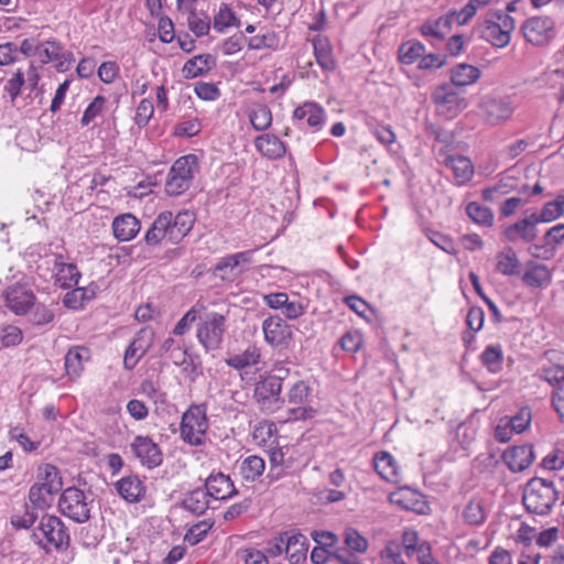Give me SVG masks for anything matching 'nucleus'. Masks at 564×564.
Listing matches in <instances>:
<instances>
[{
  "label": "nucleus",
  "mask_w": 564,
  "mask_h": 564,
  "mask_svg": "<svg viewBox=\"0 0 564 564\" xmlns=\"http://www.w3.org/2000/svg\"><path fill=\"white\" fill-rule=\"evenodd\" d=\"M425 46L419 41H408L400 45L398 50L399 61L404 65H411L419 62L425 54Z\"/></svg>",
  "instance_id": "de8ad7c7"
},
{
  "label": "nucleus",
  "mask_w": 564,
  "mask_h": 564,
  "mask_svg": "<svg viewBox=\"0 0 564 564\" xmlns=\"http://www.w3.org/2000/svg\"><path fill=\"white\" fill-rule=\"evenodd\" d=\"M507 421L510 423L511 426H513V430H516V433H522L525 431L532 421V412L529 406H522L517 414L506 417Z\"/></svg>",
  "instance_id": "052dcab7"
},
{
  "label": "nucleus",
  "mask_w": 564,
  "mask_h": 564,
  "mask_svg": "<svg viewBox=\"0 0 564 564\" xmlns=\"http://www.w3.org/2000/svg\"><path fill=\"white\" fill-rule=\"evenodd\" d=\"M217 59L209 53L198 54L189 58L182 68V74L185 79H193L209 73L216 67Z\"/></svg>",
  "instance_id": "393cba45"
},
{
  "label": "nucleus",
  "mask_w": 564,
  "mask_h": 564,
  "mask_svg": "<svg viewBox=\"0 0 564 564\" xmlns=\"http://www.w3.org/2000/svg\"><path fill=\"white\" fill-rule=\"evenodd\" d=\"M502 458L511 471L520 473L527 469L533 463L535 455L533 446L530 444H524L520 446H513L505 451Z\"/></svg>",
  "instance_id": "412c9836"
},
{
  "label": "nucleus",
  "mask_w": 564,
  "mask_h": 564,
  "mask_svg": "<svg viewBox=\"0 0 564 564\" xmlns=\"http://www.w3.org/2000/svg\"><path fill=\"white\" fill-rule=\"evenodd\" d=\"M249 120L254 130H267L272 123V113L270 108L265 105H257L251 109Z\"/></svg>",
  "instance_id": "603ef678"
},
{
  "label": "nucleus",
  "mask_w": 564,
  "mask_h": 564,
  "mask_svg": "<svg viewBox=\"0 0 564 564\" xmlns=\"http://www.w3.org/2000/svg\"><path fill=\"white\" fill-rule=\"evenodd\" d=\"M516 182L512 177H502L494 186L486 187L481 191V197L486 202H496L502 196L516 191Z\"/></svg>",
  "instance_id": "49530a36"
},
{
  "label": "nucleus",
  "mask_w": 564,
  "mask_h": 564,
  "mask_svg": "<svg viewBox=\"0 0 564 564\" xmlns=\"http://www.w3.org/2000/svg\"><path fill=\"white\" fill-rule=\"evenodd\" d=\"M496 270L505 276H513L520 273L521 262L511 247L496 254Z\"/></svg>",
  "instance_id": "c9c22d12"
},
{
  "label": "nucleus",
  "mask_w": 564,
  "mask_h": 564,
  "mask_svg": "<svg viewBox=\"0 0 564 564\" xmlns=\"http://www.w3.org/2000/svg\"><path fill=\"white\" fill-rule=\"evenodd\" d=\"M154 113V106L151 99L144 98L137 107L134 122L138 127H145Z\"/></svg>",
  "instance_id": "e2e57ef3"
},
{
  "label": "nucleus",
  "mask_w": 564,
  "mask_h": 564,
  "mask_svg": "<svg viewBox=\"0 0 564 564\" xmlns=\"http://www.w3.org/2000/svg\"><path fill=\"white\" fill-rule=\"evenodd\" d=\"M539 376L551 384L560 383L564 380V367L560 365L543 366L539 369Z\"/></svg>",
  "instance_id": "774afa93"
},
{
  "label": "nucleus",
  "mask_w": 564,
  "mask_h": 564,
  "mask_svg": "<svg viewBox=\"0 0 564 564\" xmlns=\"http://www.w3.org/2000/svg\"><path fill=\"white\" fill-rule=\"evenodd\" d=\"M204 489L215 500H227L238 495L231 478L221 471L212 473L205 479Z\"/></svg>",
  "instance_id": "aec40b11"
},
{
  "label": "nucleus",
  "mask_w": 564,
  "mask_h": 564,
  "mask_svg": "<svg viewBox=\"0 0 564 564\" xmlns=\"http://www.w3.org/2000/svg\"><path fill=\"white\" fill-rule=\"evenodd\" d=\"M364 121L370 133L383 145H391L395 142V133L388 124H381L376 118L364 115Z\"/></svg>",
  "instance_id": "ea45409f"
},
{
  "label": "nucleus",
  "mask_w": 564,
  "mask_h": 564,
  "mask_svg": "<svg viewBox=\"0 0 564 564\" xmlns=\"http://www.w3.org/2000/svg\"><path fill=\"white\" fill-rule=\"evenodd\" d=\"M516 28L514 19L500 9L489 10L485 20L478 25L479 36L492 46L506 47Z\"/></svg>",
  "instance_id": "7ed1b4c3"
},
{
  "label": "nucleus",
  "mask_w": 564,
  "mask_h": 564,
  "mask_svg": "<svg viewBox=\"0 0 564 564\" xmlns=\"http://www.w3.org/2000/svg\"><path fill=\"white\" fill-rule=\"evenodd\" d=\"M212 527L213 522L208 523L207 521H202L197 524H194L185 534L184 540L191 545H196L206 538Z\"/></svg>",
  "instance_id": "69168bd1"
},
{
  "label": "nucleus",
  "mask_w": 564,
  "mask_h": 564,
  "mask_svg": "<svg viewBox=\"0 0 564 564\" xmlns=\"http://www.w3.org/2000/svg\"><path fill=\"white\" fill-rule=\"evenodd\" d=\"M208 427L206 403L192 404L182 415L181 438L191 446H202L206 443Z\"/></svg>",
  "instance_id": "39448f33"
},
{
  "label": "nucleus",
  "mask_w": 564,
  "mask_h": 564,
  "mask_svg": "<svg viewBox=\"0 0 564 564\" xmlns=\"http://www.w3.org/2000/svg\"><path fill=\"white\" fill-rule=\"evenodd\" d=\"M314 56L317 64L326 72L335 68V61L329 40L324 35H316L312 40Z\"/></svg>",
  "instance_id": "f704fd0d"
},
{
  "label": "nucleus",
  "mask_w": 564,
  "mask_h": 564,
  "mask_svg": "<svg viewBox=\"0 0 564 564\" xmlns=\"http://www.w3.org/2000/svg\"><path fill=\"white\" fill-rule=\"evenodd\" d=\"M33 311L30 313L29 322L37 327L52 324L55 319L54 310L43 303H35Z\"/></svg>",
  "instance_id": "5fc2aeb1"
},
{
  "label": "nucleus",
  "mask_w": 564,
  "mask_h": 564,
  "mask_svg": "<svg viewBox=\"0 0 564 564\" xmlns=\"http://www.w3.org/2000/svg\"><path fill=\"white\" fill-rule=\"evenodd\" d=\"M227 330V316L218 312H209L202 317L197 325L196 337L206 352L223 347Z\"/></svg>",
  "instance_id": "0eeeda50"
},
{
  "label": "nucleus",
  "mask_w": 564,
  "mask_h": 564,
  "mask_svg": "<svg viewBox=\"0 0 564 564\" xmlns=\"http://www.w3.org/2000/svg\"><path fill=\"white\" fill-rule=\"evenodd\" d=\"M564 214V195L560 194L552 202H547L542 207L540 214L536 213V223H551Z\"/></svg>",
  "instance_id": "8fccbe9b"
},
{
  "label": "nucleus",
  "mask_w": 564,
  "mask_h": 564,
  "mask_svg": "<svg viewBox=\"0 0 564 564\" xmlns=\"http://www.w3.org/2000/svg\"><path fill=\"white\" fill-rule=\"evenodd\" d=\"M118 495L129 503L140 502L145 496V485L137 475L122 477L115 482Z\"/></svg>",
  "instance_id": "4be33fe9"
},
{
  "label": "nucleus",
  "mask_w": 564,
  "mask_h": 564,
  "mask_svg": "<svg viewBox=\"0 0 564 564\" xmlns=\"http://www.w3.org/2000/svg\"><path fill=\"white\" fill-rule=\"evenodd\" d=\"M312 390L305 381L295 382L288 392V421L312 419L316 411L310 405Z\"/></svg>",
  "instance_id": "1a4fd4ad"
},
{
  "label": "nucleus",
  "mask_w": 564,
  "mask_h": 564,
  "mask_svg": "<svg viewBox=\"0 0 564 564\" xmlns=\"http://www.w3.org/2000/svg\"><path fill=\"white\" fill-rule=\"evenodd\" d=\"M452 29V18L442 15L434 21H426L421 25V34L432 39V44L442 41Z\"/></svg>",
  "instance_id": "e433bc0d"
},
{
  "label": "nucleus",
  "mask_w": 564,
  "mask_h": 564,
  "mask_svg": "<svg viewBox=\"0 0 564 564\" xmlns=\"http://www.w3.org/2000/svg\"><path fill=\"white\" fill-rule=\"evenodd\" d=\"M466 215L473 223L482 227H491L495 221L494 212L478 202H470L467 204Z\"/></svg>",
  "instance_id": "79ce46f5"
},
{
  "label": "nucleus",
  "mask_w": 564,
  "mask_h": 564,
  "mask_svg": "<svg viewBox=\"0 0 564 564\" xmlns=\"http://www.w3.org/2000/svg\"><path fill=\"white\" fill-rule=\"evenodd\" d=\"M155 333L149 327H142L134 336L124 351L123 365L128 370H132L139 360L148 352L153 345Z\"/></svg>",
  "instance_id": "dca6fc26"
},
{
  "label": "nucleus",
  "mask_w": 564,
  "mask_h": 564,
  "mask_svg": "<svg viewBox=\"0 0 564 564\" xmlns=\"http://www.w3.org/2000/svg\"><path fill=\"white\" fill-rule=\"evenodd\" d=\"M93 500L88 501L87 496L83 490L77 487H68L63 490L59 500L58 509L67 518L77 523H85L90 519V505Z\"/></svg>",
  "instance_id": "6e6552de"
},
{
  "label": "nucleus",
  "mask_w": 564,
  "mask_h": 564,
  "mask_svg": "<svg viewBox=\"0 0 564 564\" xmlns=\"http://www.w3.org/2000/svg\"><path fill=\"white\" fill-rule=\"evenodd\" d=\"M52 263L56 282L59 283L61 288L69 289L78 284L80 272L76 264L65 263L62 254H52Z\"/></svg>",
  "instance_id": "5701e85b"
},
{
  "label": "nucleus",
  "mask_w": 564,
  "mask_h": 564,
  "mask_svg": "<svg viewBox=\"0 0 564 564\" xmlns=\"http://www.w3.org/2000/svg\"><path fill=\"white\" fill-rule=\"evenodd\" d=\"M552 275L544 263L529 262L528 268L522 275V282L532 289H540L551 283Z\"/></svg>",
  "instance_id": "c756f323"
},
{
  "label": "nucleus",
  "mask_w": 564,
  "mask_h": 564,
  "mask_svg": "<svg viewBox=\"0 0 564 564\" xmlns=\"http://www.w3.org/2000/svg\"><path fill=\"white\" fill-rule=\"evenodd\" d=\"M198 171V158L187 154L178 158L171 166L166 181L165 192L169 196H180L192 185L195 173Z\"/></svg>",
  "instance_id": "423d86ee"
},
{
  "label": "nucleus",
  "mask_w": 564,
  "mask_h": 564,
  "mask_svg": "<svg viewBox=\"0 0 564 564\" xmlns=\"http://www.w3.org/2000/svg\"><path fill=\"white\" fill-rule=\"evenodd\" d=\"M55 495L52 490L35 482L29 490L30 507H34L36 511H44L51 507L52 496Z\"/></svg>",
  "instance_id": "c03bdc74"
},
{
  "label": "nucleus",
  "mask_w": 564,
  "mask_h": 564,
  "mask_svg": "<svg viewBox=\"0 0 564 564\" xmlns=\"http://www.w3.org/2000/svg\"><path fill=\"white\" fill-rule=\"evenodd\" d=\"M106 101V97L101 95L96 96L93 99V101L86 107L80 119V124L83 127H87L93 120L100 116L105 109Z\"/></svg>",
  "instance_id": "13d9d810"
},
{
  "label": "nucleus",
  "mask_w": 564,
  "mask_h": 564,
  "mask_svg": "<svg viewBox=\"0 0 564 564\" xmlns=\"http://www.w3.org/2000/svg\"><path fill=\"white\" fill-rule=\"evenodd\" d=\"M355 314L364 318L372 327H376L379 323L377 311L357 295H355Z\"/></svg>",
  "instance_id": "bf43d9fd"
},
{
  "label": "nucleus",
  "mask_w": 564,
  "mask_h": 564,
  "mask_svg": "<svg viewBox=\"0 0 564 564\" xmlns=\"http://www.w3.org/2000/svg\"><path fill=\"white\" fill-rule=\"evenodd\" d=\"M209 498L204 487H197L185 495L181 507L195 516H202L209 508Z\"/></svg>",
  "instance_id": "473e14b6"
},
{
  "label": "nucleus",
  "mask_w": 564,
  "mask_h": 564,
  "mask_svg": "<svg viewBox=\"0 0 564 564\" xmlns=\"http://www.w3.org/2000/svg\"><path fill=\"white\" fill-rule=\"evenodd\" d=\"M256 149L269 160H279L284 156L286 145L276 135L264 133L254 140Z\"/></svg>",
  "instance_id": "cd10ccee"
},
{
  "label": "nucleus",
  "mask_w": 564,
  "mask_h": 564,
  "mask_svg": "<svg viewBox=\"0 0 564 564\" xmlns=\"http://www.w3.org/2000/svg\"><path fill=\"white\" fill-rule=\"evenodd\" d=\"M293 120L300 129L311 128L312 131H319L325 122L324 109L315 102H305L293 111Z\"/></svg>",
  "instance_id": "a211bd4d"
},
{
  "label": "nucleus",
  "mask_w": 564,
  "mask_h": 564,
  "mask_svg": "<svg viewBox=\"0 0 564 564\" xmlns=\"http://www.w3.org/2000/svg\"><path fill=\"white\" fill-rule=\"evenodd\" d=\"M39 519V513L34 507L24 503L22 512H14L10 518V523L15 530H29Z\"/></svg>",
  "instance_id": "3c124183"
},
{
  "label": "nucleus",
  "mask_w": 564,
  "mask_h": 564,
  "mask_svg": "<svg viewBox=\"0 0 564 564\" xmlns=\"http://www.w3.org/2000/svg\"><path fill=\"white\" fill-rule=\"evenodd\" d=\"M432 99L437 115L447 120L457 117L466 107L465 98L449 84L438 86L434 90Z\"/></svg>",
  "instance_id": "9d476101"
},
{
  "label": "nucleus",
  "mask_w": 564,
  "mask_h": 564,
  "mask_svg": "<svg viewBox=\"0 0 564 564\" xmlns=\"http://www.w3.org/2000/svg\"><path fill=\"white\" fill-rule=\"evenodd\" d=\"M40 476L43 482L39 484L52 490L53 492L58 494L63 488V480L59 469L52 464H45L42 468H40Z\"/></svg>",
  "instance_id": "09e8293b"
},
{
  "label": "nucleus",
  "mask_w": 564,
  "mask_h": 564,
  "mask_svg": "<svg viewBox=\"0 0 564 564\" xmlns=\"http://www.w3.org/2000/svg\"><path fill=\"white\" fill-rule=\"evenodd\" d=\"M31 540L46 552V544L53 545L57 551H64L70 544V535L64 522L58 517L47 513L40 518L37 529L32 531Z\"/></svg>",
  "instance_id": "20e7f679"
},
{
  "label": "nucleus",
  "mask_w": 564,
  "mask_h": 564,
  "mask_svg": "<svg viewBox=\"0 0 564 564\" xmlns=\"http://www.w3.org/2000/svg\"><path fill=\"white\" fill-rule=\"evenodd\" d=\"M283 378L269 375L256 383L254 399L261 409L273 411L279 409L284 400L281 398Z\"/></svg>",
  "instance_id": "9b49d317"
},
{
  "label": "nucleus",
  "mask_w": 564,
  "mask_h": 564,
  "mask_svg": "<svg viewBox=\"0 0 564 564\" xmlns=\"http://www.w3.org/2000/svg\"><path fill=\"white\" fill-rule=\"evenodd\" d=\"M381 556L384 564H406L402 558V545L395 541L386 544Z\"/></svg>",
  "instance_id": "680f3d73"
},
{
  "label": "nucleus",
  "mask_w": 564,
  "mask_h": 564,
  "mask_svg": "<svg viewBox=\"0 0 564 564\" xmlns=\"http://www.w3.org/2000/svg\"><path fill=\"white\" fill-rule=\"evenodd\" d=\"M182 360H177L174 357V351L169 356L173 360L174 365L182 367V373L192 383L203 375V364L200 356L195 352H189L188 349H184L182 354Z\"/></svg>",
  "instance_id": "bb28decb"
},
{
  "label": "nucleus",
  "mask_w": 564,
  "mask_h": 564,
  "mask_svg": "<svg viewBox=\"0 0 564 564\" xmlns=\"http://www.w3.org/2000/svg\"><path fill=\"white\" fill-rule=\"evenodd\" d=\"M141 229L139 219L132 214L117 216L112 221L113 236L120 241H130Z\"/></svg>",
  "instance_id": "c85d7f7f"
},
{
  "label": "nucleus",
  "mask_w": 564,
  "mask_h": 564,
  "mask_svg": "<svg viewBox=\"0 0 564 564\" xmlns=\"http://www.w3.org/2000/svg\"><path fill=\"white\" fill-rule=\"evenodd\" d=\"M240 21L235 12L226 3H221L219 11L214 17V29L223 33L229 26H239Z\"/></svg>",
  "instance_id": "864d4df0"
},
{
  "label": "nucleus",
  "mask_w": 564,
  "mask_h": 564,
  "mask_svg": "<svg viewBox=\"0 0 564 564\" xmlns=\"http://www.w3.org/2000/svg\"><path fill=\"white\" fill-rule=\"evenodd\" d=\"M260 357V349L257 346H249L241 354L227 358L225 362L236 370H242L245 368L258 365Z\"/></svg>",
  "instance_id": "58836bf2"
},
{
  "label": "nucleus",
  "mask_w": 564,
  "mask_h": 564,
  "mask_svg": "<svg viewBox=\"0 0 564 564\" xmlns=\"http://www.w3.org/2000/svg\"><path fill=\"white\" fill-rule=\"evenodd\" d=\"M521 31L529 43L543 46L555 36V23L550 17H531L522 24Z\"/></svg>",
  "instance_id": "f8f14e48"
},
{
  "label": "nucleus",
  "mask_w": 564,
  "mask_h": 564,
  "mask_svg": "<svg viewBox=\"0 0 564 564\" xmlns=\"http://www.w3.org/2000/svg\"><path fill=\"white\" fill-rule=\"evenodd\" d=\"M480 70L469 64H459L452 69V86H468L478 80Z\"/></svg>",
  "instance_id": "a19ab883"
},
{
  "label": "nucleus",
  "mask_w": 564,
  "mask_h": 564,
  "mask_svg": "<svg viewBox=\"0 0 564 564\" xmlns=\"http://www.w3.org/2000/svg\"><path fill=\"white\" fill-rule=\"evenodd\" d=\"M538 225L536 213H531L516 223L506 226L502 230V236L506 241L511 243L518 241L531 243L538 238Z\"/></svg>",
  "instance_id": "2eb2a0df"
},
{
  "label": "nucleus",
  "mask_w": 564,
  "mask_h": 564,
  "mask_svg": "<svg viewBox=\"0 0 564 564\" xmlns=\"http://www.w3.org/2000/svg\"><path fill=\"white\" fill-rule=\"evenodd\" d=\"M444 164L453 171L457 185H464L469 182L474 175V165L471 161L463 155H448Z\"/></svg>",
  "instance_id": "7c9ffc66"
},
{
  "label": "nucleus",
  "mask_w": 564,
  "mask_h": 564,
  "mask_svg": "<svg viewBox=\"0 0 564 564\" xmlns=\"http://www.w3.org/2000/svg\"><path fill=\"white\" fill-rule=\"evenodd\" d=\"M94 297V291L89 292L85 288H76L64 295L63 304L70 310L83 308L84 303Z\"/></svg>",
  "instance_id": "6e6d98bb"
},
{
  "label": "nucleus",
  "mask_w": 564,
  "mask_h": 564,
  "mask_svg": "<svg viewBox=\"0 0 564 564\" xmlns=\"http://www.w3.org/2000/svg\"><path fill=\"white\" fill-rule=\"evenodd\" d=\"M373 467L382 479L393 484L399 481V467L393 456L388 452H380L373 457Z\"/></svg>",
  "instance_id": "2f4dec72"
},
{
  "label": "nucleus",
  "mask_w": 564,
  "mask_h": 564,
  "mask_svg": "<svg viewBox=\"0 0 564 564\" xmlns=\"http://www.w3.org/2000/svg\"><path fill=\"white\" fill-rule=\"evenodd\" d=\"M24 84V73L19 68L12 75V77L8 79L3 88V90L9 95L11 101H14L21 95V90Z\"/></svg>",
  "instance_id": "0e129e2a"
},
{
  "label": "nucleus",
  "mask_w": 564,
  "mask_h": 564,
  "mask_svg": "<svg viewBox=\"0 0 564 564\" xmlns=\"http://www.w3.org/2000/svg\"><path fill=\"white\" fill-rule=\"evenodd\" d=\"M479 107L485 120L492 126L508 121L514 111L513 100L510 96H487L481 100Z\"/></svg>",
  "instance_id": "ddd939ff"
},
{
  "label": "nucleus",
  "mask_w": 564,
  "mask_h": 564,
  "mask_svg": "<svg viewBox=\"0 0 564 564\" xmlns=\"http://www.w3.org/2000/svg\"><path fill=\"white\" fill-rule=\"evenodd\" d=\"M265 469L264 460L257 455L246 457L240 465V474L246 481L253 482L259 479Z\"/></svg>",
  "instance_id": "37998d69"
},
{
  "label": "nucleus",
  "mask_w": 564,
  "mask_h": 564,
  "mask_svg": "<svg viewBox=\"0 0 564 564\" xmlns=\"http://www.w3.org/2000/svg\"><path fill=\"white\" fill-rule=\"evenodd\" d=\"M90 358L91 352L89 348L72 346L64 357L66 375L72 379L79 378L84 370V362L90 360Z\"/></svg>",
  "instance_id": "b1692460"
},
{
  "label": "nucleus",
  "mask_w": 564,
  "mask_h": 564,
  "mask_svg": "<svg viewBox=\"0 0 564 564\" xmlns=\"http://www.w3.org/2000/svg\"><path fill=\"white\" fill-rule=\"evenodd\" d=\"M278 45V37L274 32H267L262 35H254L249 39V50L273 48Z\"/></svg>",
  "instance_id": "338daca9"
},
{
  "label": "nucleus",
  "mask_w": 564,
  "mask_h": 564,
  "mask_svg": "<svg viewBox=\"0 0 564 564\" xmlns=\"http://www.w3.org/2000/svg\"><path fill=\"white\" fill-rule=\"evenodd\" d=\"M487 508L485 501L479 497H473L464 506L462 518L464 522L471 527H479L485 523L487 519Z\"/></svg>",
  "instance_id": "72a5a7b5"
},
{
  "label": "nucleus",
  "mask_w": 564,
  "mask_h": 564,
  "mask_svg": "<svg viewBox=\"0 0 564 564\" xmlns=\"http://www.w3.org/2000/svg\"><path fill=\"white\" fill-rule=\"evenodd\" d=\"M481 365L491 373H499L503 365V350L500 344L488 345L479 356Z\"/></svg>",
  "instance_id": "4c0bfd02"
},
{
  "label": "nucleus",
  "mask_w": 564,
  "mask_h": 564,
  "mask_svg": "<svg viewBox=\"0 0 564 564\" xmlns=\"http://www.w3.org/2000/svg\"><path fill=\"white\" fill-rule=\"evenodd\" d=\"M196 217L189 210L174 214L171 210L160 213L147 230L144 241L150 247L160 245L166 239L172 245L180 243L192 230Z\"/></svg>",
  "instance_id": "f257e3e1"
},
{
  "label": "nucleus",
  "mask_w": 564,
  "mask_h": 564,
  "mask_svg": "<svg viewBox=\"0 0 564 564\" xmlns=\"http://www.w3.org/2000/svg\"><path fill=\"white\" fill-rule=\"evenodd\" d=\"M130 447L141 465L149 469L159 467L163 463L161 447L148 435H137Z\"/></svg>",
  "instance_id": "4468645a"
},
{
  "label": "nucleus",
  "mask_w": 564,
  "mask_h": 564,
  "mask_svg": "<svg viewBox=\"0 0 564 564\" xmlns=\"http://www.w3.org/2000/svg\"><path fill=\"white\" fill-rule=\"evenodd\" d=\"M188 13L187 25L196 37H203L210 30V19L206 12H197L196 8L186 10Z\"/></svg>",
  "instance_id": "a18cd8bd"
},
{
  "label": "nucleus",
  "mask_w": 564,
  "mask_h": 564,
  "mask_svg": "<svg viewBox=\"0 0 564 564\" xmlns=\"http://www.w3.org/2000/svg\"><path fill=\"white\" fill-rule=\"evenodd\" d=\"M265 341L272 347L285 348L292 340L291 326L280 316L273 315L262 323Z\"/></svg>",
  "instance_id": "f3484780"
},
{
  "label": "nucleus",
  "mask_w": 564,
  "mask_h": 564,
  "mask_svg": "<svg viewBox=\"0 0 564 564\" xmlns=\"http://www.w3.org/2000/svg\"><path fill=\"white\" fill-rule=\"evenodd\" d=\"M307 539L300 532H285V554L291 564L306 561Z\"/></svg>",
  "instance_id": "a878e982"
},
{
  "label": "nucleus",
  "mask_w": 564,
  "mask_h": 564,
  "mask_svg": "<svg viewBox=\"0 0 564 564\" xmlns=\"http://www.w3.org/2000/svg\"><path fill=\"white\" fill-rule=\"evenodd\" d=\"M6 306L15 315H25L35 305L36 296L33 291L15 284L4 293Z\"/></svg>",
  "instance_id": "6ab92c4d"
},
{
  "label": "nucleus",
  "mask_w": 564,
  "mask_h": 564,
  "mask_svg": "<svg viewBox=\"0 0 564 564\" xmlns=\"http://www.w3.org/2000/svg\"><path fill=\"white\" fill-rule=\"evenodd\" d=\"M426 237L429 240L441 250L445 251L448 254H456L458 252L456 243L454 240L440 231L429 229L426 231Z\"/></svg>",
  "instance_id": "4d7b16f0"
},
{
  "label": "nucleus",
  "mask_w": 564,
  "mask_h": 564,
  "mask_svg": "<svg viewBox=\"0 0 564 564\" xmlns=\"http://www.w3.org/2000/svg\"><path fill=\"white\" fill-rule=\"evenodd\" d=\"M557 499L558 491L553 481L540 477H534L527 482L522 496L527 511L536 516L549 514Z\"/></svg>",
  "instance_id": "f03ea898"
}]
</instances>
